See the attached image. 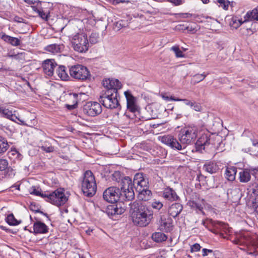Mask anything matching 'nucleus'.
<instances>
[{
	"mask_svg": "<svg viewBox=\"0 0 258 258\" xmlns=\"http://www.w3.org/2000/svg\"><path fill=\"white\" fill-rule=\"evenodd\" d=\"M102 85L106 90L100 96L99 102L106 108L120 109L118 91L122 87L121 83L117 79H108L103 81Z\"/></svg>",
	"mask_w": 258,
	"mask_h": 258,
	"instance_id": "obj_1",
	"label": "nucleus"
},
{
	"mask_svg": "<svg viewBox=\"0 0 258 258\" xmlns=\"http://www.w3.org/2000/svg\"><path fill=\"white\" fill-rule=\"evenodd\" d=\"M131 217L135 225L145 227L149 225L153 219L151 208L137 202H134L131 207Z\"/></svg>",
	"mask_w": 258,
	"mask_h": 258,
	"instance_id": "obj_2",
	"label": "nucleus"
},
{
	"mask_svg": "<svg viewBox=\"0 0 258 258\" xmlns=\"http://www.w3.org/2000/svg\"><path fill=\"white\" fill-rule=\"evenodd\" d=\"M81 189L83 194L88 197L93 196L96 192L97 184L95 177L90 170L86 171L84 174Z\"/></svg>",
	"mask_w": 258,
	"mask_h": 258,
	"instance_id": "obj_3",
	"label": "nucleus"
},
{
	"mask_svg": "<svg viewBox=\"0 0 258 258\" xmlns=\"http://www.w3.org/2000/svg\"><path fill=\"white\" fill-rule=\"evenodd\" d=\"M198 132V127L194 125L186 126L180 130L178 138L181 145L184 147V149L186 145L190 144L195 141L197 137Z\"/></svg>",
	"mask_w": 258,
	"mask_h": 258,
	"instance_id": "obj_4",
	"label": "nucleus"
},
{
	"mask_svg": "<svg viewBox=\"0 0 258 258\" xmlns=\"http://www.w3.org/2000/svg\"><path fill=\"white\" fill-rule=\"evenodd\" d=\"M71 42L73 49L79 53L86 52L90 46L87 35L83 32L73 35Z\"/></svg>",
	"mask_w": 258,
	"mask_h": 258,
	"instance_id": "obj_5",
	"label": "nucleus"
},
{
	"mask_svg": "<svg viewBox=\"0 0 258 258\" xmlns=\"http://www.w3.org/2000/svg\"><path fill=\"white\" fill-rule=\"evenodd\" d=\"M44 200L57 207L63 205L68 201V198L64 194V190L59 188L54 191L44 195Z\"/></svg>",
	"mask_w": 258,
	"mask_h": 258,
	"instance_id": "obj_6",
	"label": "nucleus"
},
{
	"mask_svg": "<svg viewBox=\"0 0 258 258\" xmlns=\"http://www.w3.org/2000/svg\"><path fill=\"white\" fill-rule=\"evenodd\" d=\"M121 186V193L122 194L123 199L126 201H131L135 198V193L133 189V182L132 179L128 176H124L120 181Z\"/></svg>",
	"mask_w": 258,
	"mask_h": 258,
	"instance_id": "obj_7",
	"label": "nucleus"
},
{
	"mask_svg": "<svg viewBox=\"0 0 258 258\" xmlns=\"http://www.w3.org/2000/svg\"><path fill=\"white\" fill-rule=\"evenodd\" d=\"M70 74L73 78L81 81L87 80L91 76L88 68L82 64L72 66L70 69Z\"/></svg>",
	"mask_w": 258,
	"mask_h": 258,
	"instance_id": "obj_8",
	"label": "nucleus"
},
{
	"mask_svg": "<svg viewBox=\"0 0 258 258\" xmlns=\"http://www.w3.org/2000/svg\"><path fill=\"white\" fill-rule=\"evenodd\" d=\"M205 200L196 192L192 193L187 205L197 213H204L203 210L205 206Z\"/></svg>",
	"mask_w": 258,
	"mask_h": 258,
	"instance_id": "obj_9",
	"label": "nucleus"
},
{
	"mask_svg": "<svg viewBox=\"0 0 258 258\" xmlns=\"http://www.w3.org/2000/svg\"><path fill=\"white\" fill-rule=\"evenodd\" d=\"M120 197H123L119 188L111 186L104 190L103 198L104 200L110 203H116Z\"/></svg>",
	"mask_w": 258,
	"mask_h": 258,
	"instance_id": "obj_10",
	"label": "nucleus"
},
{
	"mask_svg": "<svg viewBox=\"0 0 258 258\" xmlns=\"http://www.w3.org/2000/svg\"><path fill=\"white\" fill-rule=\"evenodd\" d=\"M158 140L162 143L173 149L177 150L184 149L183 145H181L180 142H179L175 138L171 135H165L163 136H159Z\"/></svg>",
	"mask_w": 258,
	"mask_h": 258,
	"instance_id": "obj_11",
	"label": "nucleus"
},
{
	"mask_svg": "<svg viewBox=\"0 0 258 258\" xmlns=\"http://www.w3.org/2000/svg\"><path fill=\"white\" fill-rule=\"evenodd\" d=\"M102 107L97 102H88L84 106L83 112L88 116H95L102 112Z\"/></svg>",
	"mask_w": 258,
	"mask_h": 258,
	"instance_id": "obj_12",
	"label": "nucleus"
},
{
	"mask_svg": "<svg viewBox=\"0 0 258 258\" xmlns=\"http://www.w3.org/2000/svg\"><path fill=\"white\" fill-rule=\"evenodd\" d=\"M133 184L136 191H141L143 188H149V183L148 179L145 178L142 173H138L135 174Z\"/></svg>",
	"mask_w": 258,
	"mask_h": 258,
	"instance_id": "obj_13",
	"label": "nucleus"
},
{
	"mask_svg": "<svg viewBox=\"0 0 258 258\" xmlns=\"http://www.w3.org/2000/svg\"><path fill=\"white\" fill-rule=\"evenodd\" d=\"M124 95L126 100V107L127 109L132 112L137 111L138 106L137 104V98L134 97L129 90L125 91Z\"/></svg>",
	"mask_w": 258,
	"mask_h": 258,
	"instance_id": "obj_14",
	"label": "nucleus"
},
{
	"mask_svg": "<svg viewBox=\"0 0 258 258\" xmlns=\"http://www.w3.org/2000/svg\"><path fill=\"white\" fill-rule=\"evenodd\" d=\"M56 66L57 63L53 59H46L43 61L42 64L44 73L48 76H52L53 75L54 69Z\"/></svg>",
	"mask_w": 258,
	"mask_h": 258,
	"instance_id": "obj_15",
	"label": "nucleus"
},
{
	"mask_svg": "<svg viewBox=\"0 0 258 258\" xmlns=\"http://www.w3.org/2000/svg\"><path fill=\"white\" fill-rule=\"evenodd\" d=\"M159 229L165 232H169L173 229V221L170 218L161 217L159 221Z\"/></svg>",
	"mask_w": 258,
	"mask_h": 258,
	"instance_id": "obj_16",
	"label": "nucleus"
},
{
	"mask_svg": "<svg viewBox=\"0 0 258 258\" xmlns=\"http://www.w3.org/2000/svg\"><path fill=\"white\" fill-rule=\"evenodd\" d=\"M125 211V209L122 208L119 204L111 205L107 207L106 213L108 216H115L121 215Z\"/></svg>",
	"mask_w": 258,
	"mask_h": 258,
	"instance_id": "obj_17",
	"label": "nucleus"
},
{
	"mask_svg": "<svg viewBox=\"0 0 258 258\" xmlns=\"http://www.w3.org/2000/svg\"><path fill=\"white\" fill-rule=\"evenodd\" d=\"M162 197L164 199L170 202L176 201L179 199L175 191L169 187H166L163 190Z\"/></svg>",
	"mask_w": 258,
	"mask_h": 258,
	"instance_id": "obj_18",
	"label": "nucleus"
},
{
	"mask_svg": "<svg viewBox=\"0 0 258 258\" xmlns=\"http://www.w3.org/2000/svg\"><path fill=\"white\" fill-rule=\"evenodd\" d=\"M36 221L33 223V231L35 234H45L48 232V227L44 223L35 219Z\"/></svg>",
	"mask_w": 258,
	"mask_h": 258,
	"instance_id": "obj_19",
	"label": "nucleus"
},
{
	"mask_svg": "<svg viewBox=\"0 0 258 258\" xmlns=\"http://www.w3.org/2000/svg\"><path fill=\"white\" fill-rule=\"evenodd\" d=\"M210 144V137L207 134L202 135L196 143L197 150L202 151L205 149L206 146Z\"/></svg>",
	"mask_w": 258,
	"mask_h": 258,
	"instance_id": "obj_20",
	"label": "nucleus"
},
{
	"mask_svg": "<svg viewBox=\"0 0 258 258\" xmlns=\"http://www.w3.org/2000/svg\"><path fill=\"white\" fill-rule=\"evenodd\" d=\"M1 38L6 43L14 46H18L20 45L21 43L20 39L18 38L10 36L4 33H2Z\"/></svg>",
	"mask_w": 258,
	"mask_h": 258,
	"instance_id": "obj_21",
	"label": "nucleus"
},
{
	"mask_svg": "<svg viewBox=\"0 0 258 258\" xmlns=\"http://www.w3.org/2000/svg\"><path fill=\"white\" fill-rule=\"evenodd\" d=\"M182 205L179 203H174L171 205L168 209V214L173 218L176 217L182 211Z\"/></svg>",
	"mask_w": 258,
	"mask_h": 258,
	"instance_id": "obj_22",
	"label": "nucleus"
},
{
	"mask_svg": "<svg viewBox=\"0 0 258 258\" xmlns=\"http://www.w3.org/2000/svg\"><path fill=\"white\" fill-rule=\"evenodd\" d=\"M203 169L210 174L216 173L219 169L218 165L214 162H208L204 165Z\"/></svg>",
	"mask_w": 258,
	"mask_h": 258,
	"instance_id": "obj_23",
	"label": "nucleus"
},
{
	"mask_svg": "<svg viewBox=\"0 0 258 258\" xmlns=\"http://www.w3.org/2000/svg\"><path fill=\"white\" fill-rule=\"evenodd\" d=\"M64 49L62 44H52L47 46L45 50L53 54H56L61 52Z\"/></svg>",
	"mask_w": 258,
	"mask_h": 258,
	"instance_id": "obj_24",
	"label": "nucleus"
},
{
	"mask_svg": "<svg viewBox=\"0 0 258 258\" xmlns=\"http://www.w3.org/2000/svg\"><path fill=\"white\" fill-rule=\"evenodd\" d=\"M237 168L234 166H229L226 168L225 175L226 178L229 181H233L235 179Z\"/></svg>",
	"mask_w": 258,
	"mask_h": 258,
	"instance_id": "obj_25",
	"label": "nucleus"
},
{
	"mask_svg": "<svg viewBox=\"0 0 258 258\" xmlns=\"http://www.w3.org/2000/svg\"><path fill=\"white\" fill-rule=\"evenodd\" d=\"M138 194V198L140 200L146 201L150 199L152 196V192L149 189V188L145 189V188H143L141 190V191H137Z\"/></svg>",
	"mask_w": 258,
	"mask_h": 258,
	"instance_id": "obj_26",
	"label": "nucleus"
},
{
	"mask_svg": "<svg viewBox=\"0 0 258 258\" xmlns=\"http://www.w3.org/2000/svg\"><path fill=\"white\" fill-rule=\"evenodd\" d=\"M1 114L2 117L7 118L14 122H17L16 119L17 118V116L13 113L12 110L3 107Z\"/></svg>",
	"mask_w": 258,
	"mask_h": 258,
	"instance_id": "obj_27",
	"label": "nucleus"
},
{
	"mask_svg": "<svg viewBox=\"0 0 258 258\" xmlns=\"http://www.w3.org/2000/svg\"><path fill=\"white\" fill-rule=\"evenodd\" d=\"M245 21L255 20L258 21V7L250 12H248L244 16Z\"/></svg>",
	"mask_w": 258,
	"mask_h": 258,
	"instance_id": "obj_28",
	"label": "nucleus"
},
{
	"mask_svg": "<svg viewBox=\"0 0 258 258\" xmlns=\"http://www.w3.org/2000/svg\"><path fill=\"white\" fill-rule=\"evenodd\" d=\"M56 73L62 80H67L69 78L66 72V68L64 66H59L56 70Z\"/></svg>",
	"mask_w": 258,
	"mask_h": 258,
	"instance_id": "obj_29",
	"label": "nucleus"
},
{
	"mask_svg": "<svg viewBox=\"0 0 258 258\" xmlns=\"http://www.w3.org/2000/svg\"><path fill=\"white\" fill-rule=\"evenodd\" d=\"M152 239L157 242L165 241L167 239V236L162 232H155L152 235Z\"/></svg>",
	"mask_w": 258,
	"mask_h": 258,
	"instance_id": "obj_30",
	"label": "nucleus"
},
{
	"mask_svg": "<svg viewBox=\"0 0 258 258\" xmlns=\"http://www.w3.org/2000/svg\"><path fill=\"white\" fill-rule=\"evenodd\" d=\"M29 192L30 194L36 196H40L42 198L44 199V195H46L47 192L43 193L42 192V190L41 188L38 186H32L29 189Z\"/></svg>",
	"mask_w": 258,
	"mask_h": 258,
	"instance_id": "obj_31",
	"label": "nucleus"
},
{
	"mask_svg": "<svg viewBox=\"0 0 258 258\" xmlns=\"http://www.w3.org/2000/svg\"><path fill=\"white\" fill-rule=\"evenodd\" d=\"M10 146L7 139L0 136V155L6 152L9 149Z\"/></svg>",
	"mask_w": 258,
	"mask_h": 258,
	"instance_id": "obj_32",
	"label": "nucleus"
},
{
	"mask_svg": "<svg viewBox=\"0 0 258 258\" xmlns=\"http://www.w3.org/2000/svg\"><path fill=\"white\" fill-rule=\"evenodd\" d=\"M251 176L249 172L244 169L239 173V180L241 182H247L250 179Z\"/></svg>",
	"mask_w": 258,
	"mask_h": 258,
	"instance_id": "obj_33",
	"label": "nucleus"
},
{
	"mask_svg": "<svg viewBox=\"0 0 258 258\" xmlns=\"http://www.w3.org/2000/svg\"><path fill=\"white\" fill-rule=\"evenodd\" d=\"M40 148L46 153H51L54 151V148L48 141L42 142Z\"/></svg>",
	"mask_w": 258,
	"mask_h": 258,
	"instance_id": "obj_34",
	"label": "nucleus"
},
{
	"mask_svg": "<svg viewBox=\"0 0 258 258\" xmlns=\"http://www.w3.org/2000/svg\"><path fill=\"white\" fill-rule=\"evenodd\" d=\"M208 74V73L205 74V73H203L201 74H198L195 75L193 76L192 78L191 79V83H192L194 84H196L200 82L201 81L204 80Z\"/></svg>",
	"mask_w": 258,
	"mask_h": 258,
	"instance_id": "obj_35",
	"label": "nucleus"
},
{
	"mask_svg": "<svg viewBox=\"0 0 258 258\" xmlns=\"http://www.w3.org/2000/svg\"><path fill=\"white\" fill-rule=\"evenodd\" d=\"M82 93H70L69 94V99L72 102V104L78 105V101L81 99Z\"/></svg>",
	"mask_w": 258,
	"mask_h": 258,
	"instance_id": "obj_36",
	"label": "nucleus"
},
{
	"mask_svg": "<svg viewBox=\"0 0 258 258\" xmlns=\"http://www.w3.org/2000/svg\"><path fill=\"white\" fill-rule=\"evenodd\" d=\"M7 223L11 226H16L19 224L20 222L15 219L13 214H9L6 219Z\"/></svg>",
	"mask_w": 258,
	"mask_h": 258,
	"instance_id": "obj_37",
	"label": "nucleus"
},
{
	"mask_svg": "<svg viewBox=\"0 0 258 258\" xmlns=\"http://www.w3.org/2000/svg\"><path fill=\"white\" fill-rule=\"evenodd\" d=\"M126 23L125 21L121 20H119L114 24L113 29L115 31H119L121 28L125 27L126 26Z\"/></svg>",
	"mask_w": 258,
	"mask_h": 258,
	"instance_id": "obj_38",
	"label": "nucleus"
},
{
	"mask_svg": "<svg viewBox=\"0 0 258 258\" xmlns=\"http://www.w3.org/2000/svg\"><path fill=\"white\" fill-rule=\"evenodd\" d=\"M151 206L153 209L159 211L163 208V204L159 201L154 200L151 203Z\"/></svg>",
	"mask_w": 258,
	"mask_h": 258,
	"instance_id": "obj_39",
	"label": "nucleus"
},
{
	"mask_svg": "<svg viewBox=\"0 0 258 258\" xmlns=\"http://www.w3.org/2000/svg\"><path fill=\"white\" fill-rule=\"evenodd\" d=\"M171 50L174 51L176 57H185L184 54L183 53L182 51L180 50L178 46H173L171 47Z\"/></svg>",
	"mask_w": 258,
	"mask_h": 258,
	"instance_id": "obj_40",
	"label": "nucleus"
},
{
	"mask_svg": "<svg viewBox=\"0 0 258 258\" xmlns=\"http://www.w3.org/2000/svg\"><path fill=\"white\" fill-rule=\"evenodd\" d=\"M99 39V34L96 32H93L90 36V42L92 44H95L98 42Z\"/></svg>",
	"mask_w": 258,
	"mask_h": 258,
	"instance_id": "obj_41",
	"label": "nucleus"
},
{
	"mask_svg": "<svg viewBox=\"0 0 258 258\" xmlns=\"http://www.w3.org/2000/svg\"><path fill=\"white\" fill-rule=\"evenodd\" d=\"M123 177L121 172L118 171H115L112 175V180L118 182H119Z\"/></svg>",
	"mask_w": 258,
	"mask_h": 258,
	"instance_id": "obj_42",
	"label": "nucleus"
},
{
	"mask_svg": "<svg viewBox=\"0 0 258 258\" xmlns=\"http://www.w3.org/2000/svg\"><path fill=\"white\" fill-rule=\"evenodd\" d=\"M31 8L33 11L36 14L37 13H40V10L42 8L41 6V2L40 1H37L35 5L31 6Z\"/></svg>",
	"mask_w": 258,
	"mask_h": 258,
	"instance_id": "obj_43",
	"label": "nucleus"
},
{
	"mask_svg": "<svg viewBox=\"0 0 258 258\" xmlns=\"http://www.w3.org/2000/svg\"><path fill=\"white\" fill-rule=\"evenodd\" d=\"M217 1L219 4V7H222L225 10H228L230 4L228 0H217Z\"/></svg>",
	"mask_w": 258,
	"mask_h": 258,
	"instance_id": "obj_44",
	"label": "nucleus"
},
{
	"mask_svg": "<svg viewBox=\"0 0 258 258\" xmlns=\"http://www.w3.org/2000/svg\"><path fill=\"white\" fill-rule=\"evenodd\" d=\"M37 14L42 19L44 20L45 21H47L49 17V13L44 12L43 10V8H42L40 10V13H37Z\"/></svg>",
	"mask_w": 258,
	"mask_h": 258,
	"instance_id": "obj_45",
	"label": "nucleus"
},
{
	"mask_svg": "<svg viewBox=\"0 0 258 258\" xmlns=\"http://www.w3.org/2000/svg\"><path fill=\"white\" fill-rule=\"evenodd\" d=\"M8 161L6 159H0V171L6 170L8 166Z\"/></svg>",
	"mask_w": 258,
	"mask_h": 258,
	"instance_id": "obj_46",
	"label": "nucleus"
},
{
	"mask_svg": "<svg viewBox=\"0 0 258 258\" xmlns=\"http://www.w3.org/2000/svg\"><path fill=\"white\" fill-rule=\"evenodd\" d=\"M232 21H233V24H232L233 27L235 28L239 27L240 26H241L242 25V24H243L244 22H246V21H245V19L243 21H242L241 20H234V19H232Z\"/></svg>",
	"mask_w": 258,
	"mask_h": 258,
	"instance_id": "obj_47",
	"label": "nucleus"
},
{
	"mask_svg": "<svg viewBox=\"0 0 258 258\" xmlns=\"http://www.w3.org/2000/svg\"><path fill=\"white\" fill-rule=\"evenodd\" d=\"M175 101H183L186 105L190 106V107H192V104L194 102H191L190 101L186 99H173Z\"/></svg>",
	"mask_w": 258,
	"mask_h": 258,
	"instance_id": "obj_48",
	"label": "nucleus"
},
{
	"mask_svg": "<svg viewBox=\"0 0 258 258\" xmlns=\"http://www.w3.org/2000/svg\"><path fill=\"white\" fill-rule=\"evenodd\" d=\"M6 176L8 177H12L15 175V172L13 169L11 168H8L6 169Z\"/></svg>",
	"mask_w": 258,
	"mask_h": 258,
	"instance_id": "obj_49",
	"label": "nucleus"
},
{
	"mask_svg": "<svg viewBox=\"0 0 258 258\" xmlns=\"http://www.w3.org/2000/svg\"><path fill=\"white\" fill-rule=\"evenodd\" d=\"M201 247L198 243H195L190 246L191 252H197L200 250Z\"/></svg>",
	"mask_w": 258,
	"mask_h": 258,
	"instance_id": "obj_50",
	"label": "nucleus"
},
{
	"mask_svg": "<svg viewBox=\"0 0 258 258\" xmlns=\"http://www.w3.org/2000/svg\"><path fill=\"white\" fill-rule=\"evenodd\" d=\"M191 108L196 111H201L202 110V106L201 105L195 102L193 103L192 107Z\"/></svg>",
	"mask_w": 258,
	"mask_h": 258,
	"instance_id": "obj_51",
	"label": "nucleus"
},
{
	"mask_svg": "<svg viewBox=\"0 0 258 258\" xmlns=\"http://www.w3.org/2000/svg\"><path fill=\"white\" fill-rule=\"evenodd\" d=\"M11 152L12 153V155H16L17 158L18 159H21L22 158V155L15 149L13 150H11Z\"/></svg>",
	"mask_w": 258,
	"mask_h": 258,
	"instance_id": "obj_52",
	"label": "nucleus"
},
{
	"mask_svg": "<svg viewBox=\"0 0 258 258\" xmlns=\"http://www.w3.org/2000/svg\"><path fill=\"white\" fill-rule=\"evenodd\" d=\"M170 3L173 4L175 6L180 5L182 4V0H167Z\"/></svg>",
	"mask_w": 258,
	"mask_h": 258,
	"instance_id": "obj_53",
	"label": "nucleus"
},
{
	"mask_svg": "<svg viewBox=\"0 0 258 258\" xmlns=\"http://www.w3.org/2000/svg\"><path fill=\"white\" fill-rule=\"evenodd\" d=\"M213 250L211 249H208L206 248H203L202 249V255L203 256H207L209 253H212Z\"/></svg>",
	"mask_w": 258,
	"mask_h": 258,
	"instance_id": "obj_54",
	"label": "nucleus"
},
{
	"mask_svg": "<svg viewBox=\"0 0 258 258\" xmlns=\"http://www.w3.org/2000/svg\"><path fill=\"white\" fill-rule=\"evenodd\" d=\"M162 98L166 100V101H174V100L172 99H177L176 98H175L174 97H172V96H171V97H168V96L166 95H162Z\"/></svg>",
	"mask_w": 258,
	"mask_h": 258,
	"instance_id": "obj_55",
	"label": "nucleus"
},
{
	"mask_svg": "<svg viewBox=\"0 0 258 258\" xmlns=\"http://www.w3.org/2000/svg\"><path fill=\"white\" fill-rule=\"evenodd\" d=\"M16 121H17V123L21 124V125H27V126H28L29 125V124H28V123H26L25 121L22 120L21 119H20L19 117H17V118L16 119Z\"/></svg>",
	"mask_w": 258,
	"mask_h": 258,
	"instance_id": "obj_56",
	"label": "nucleus"
},
{
	"mask_svg": "<svg viewBox=\"0 0 258 258\" xmlns=\"http://www.w3.org/2000/svg\"><path fill=\"white\" fill-rule=\"evenodd\" d=\"M66 107L68 108V109L70 110H73L75 108H76L78 106V105L76 104H66Z\"/></svg>",
	"mask_w": 258,
	"mask_h": 258,
	"instance_id": "obj_57",
	"label": "nucleus"
},
{
	"mask_svg": "<svg viewBox=\"0 0 258 258\" xmlns=\"http://www.w3.org/2000/svg\"><path fill=\"white\" fill-rule=\"evenodd\" d=\"M252 207L255 211L258 213V200L257 201L256 199L255 202L253 203Z\"/></svg>",
	"mask_w": 258,
	"mask_h": 258,
	"instance_id": "obj_58",
	"label": "nucleus"
},
{
	"mask_svg": "<svg viewBox=\"0 0 258 258\" xmlns=\"http://www.w3.org/2000/svg\"><path fill=\"white\" fill-rule=\"evenodd\" d=\"M24 1L27 4L29 5H35L37 1L33 0H24Z\"/></svg>",
	"mask_w": 258,
	"mask_h": 258,
	"instance_id": "obj_59",
	"label": "nucleus"
},
{
	"mask_svg": "<svg viewBox=\"0 0 258 258\" xmlns=\"http://www.w3.org/2000/svg\"><path fill=\"white\" fill-rule=\"evenodd\" d=\"M238 193L239 192V189L235 188L233 189H231L230 192L228 191V195L229 196L230 194H232V193Z\"/></svg>",
	"mask_w": 258,
	"mask_h": 258,
	"instance_id": "obj_60",
	"label": "nucleus"
},
{
	"mask_svg": "<svg viewBox=\"0 0 258 258\" xmlns=\"http://www.w3.org/2000/svg\"><path fill=\"white\" fill-rule=\"evenodd\" d=\"M251 141L252 142V144L253 146L256 147V146H258V141H256L252 139H251Z\"/></svg>",
	"mask_w": 258,
	"mask_h": 258,
	"instance_id": "obj_61",
	"label": "nucleus"
},
{
	"mask_svg": "<svg viewBox=\"0 0 258 258\" xmlns=\"http://www.w3.org/2000/svg\"><path fill=\"white\" fill-rule=\"evenodd\" d=\"M124 1H119V0H113V4H117L119 3H123Z\"/></svg>",
	"mask_w": 258,
	"mask_h": 258,
	"instance_id": "obj_62",
	"label": "nucleus"
},
{
	"mask_svg": "<svg viewBox=\"0 0 258 258\" xmlns=\"http://www.w3.org/2000/svg\"><path fill=\"white\" fill-rule=\"evenodd\" d=\"M182 115L181 114H177L175 118L176 120L179 119L182 117Z\"/></svg>",
	"mask_w": 258,
	"mask_h": 258,
	"instance_id": "obj_63",
	"label": "nucleus"
},
{
	"mask_svg": "<svg viewBox=\"0 0 258 258\" xmlns=\"http://www.w3.org/2000/svg\"><path fill=\"white\" fill-rule=\"evenodd\" d=\"M37 212H39V213H40L41 214L43 215L44 216H46L47 218H48V215L47 213H43V212L42 211H36Z\"/></svg>",
	"mask_w": 258,
	"mask_h": 258,
	"instance_id": "obj_64",
	"label": "nucleus"
}]
</instances>
